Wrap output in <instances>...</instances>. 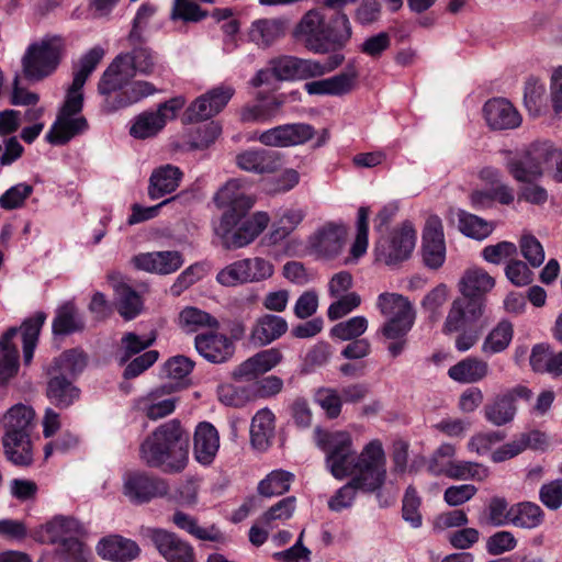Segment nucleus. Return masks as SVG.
Listing matches in <instances>:
<instances>
[{
	"label": "nucleus",
	"instance_id": "1",
	"mask_svg": "<svg viewBox=\"0 0 562 562\" xmlns=\"http://www.w3.org/2000/svg\"><path fill=\"white\" fill-rule=\"evenodd\" d=\"M314 440L325 452L326 469L335 479L362 475L367 467L375 471L378 479H386V457L379 439L369 441L360 453H357L348 431H325L317 427L314 429Z\"/></svg>",
	"mask_w": 562,
	"mask_h": 562
},
{
	"label": "nucleus",
	"instance_id": "2",
	"mask_svg": "<svg viewBox=\"0 0 562 562\" xmlns=\"http://www.w3.org/2000/svg\"><path fill=\"white\" fill-rule=\"evenodd\" d=\"M105 50L94 46L81 56L74 71L72 82L67 89L65 101L45 139L55 146L67 144L75 136L88 130V122L81 110L83 106V86L97 65L104 57Z\"/></svg>",
	"mask_w": 562,
	"mask_h": 562
},
{
	"label": "nucleus",
	"instance_id": "3",
	"mask_svg": "<svg viewBox=\"0 0 562 562\" xmlns=\"http://www.w3.org/2000/svg\"><path fill=\"white\" fill-rule=\"evenodd\" d=\"M188 435L178 420L167 422L153 431L139 448L140 459L150 468L178 473L188 463Z\"/></svg>",
	"mask_w": 562,
	"mask_h": 562
},
{
	"label": "nucleus",
	"instance_id": "4",
	"mask_svg": "<svg viewBox=\"0 0 562 562\" xmlns=\"http://www.w3.org/2000/svg\"><path fill=\"white\" fill-rule=\"evenodd\" d=\"M297 32L311 52L326 54L344 47L351 38L352 27L342 11L328 15L324 8H319L304 14Z\"/></svg>",
	"mask_w": 562,
	"mask_h": 562
},
{
	"label": "nucleus",
	"instance_id": "5",
	"mask_svg": "<svg viewBox=\"0 0 562 562\" xmlns=\"http://www.w3.org/2000/svg\"><path fill=\"white\" fill-rule=\"evenodd\" d=\"M161 69L159 56L150 47L140 45L131 48L130 52L119 54L109 65L99 81L98 91L102 95H110L132 78L156 76Z\"/></svg>",
	"mask_w": 562,
	"mask_h": 562
},
{
	"label": "nucleus",
	"instance_id": "6",
	"mask_svg": "<svg viewBox=\"0 0 562 562\" xmlns=\"http://www.w3.org/2000/svg\"><path fill=\"white\" fill-rule=\"evenodd\" d=\"M45 321L46 314L44 312H36L23 322L20 329L13 327L3 335L0 340V382H5L18 372L19 352L14 339L21 336L23 361L25 364H30Z\"/></svg>",
	"mask_w": 562,
	"mask_h": 562
},
{
	"label": "nucleus",
	"instance_id": "7",
	"mask_svg": "<svg viewBox=\"0 0 562 562\" xmlns=\"http://www.w3.org/2000/svg\"><path fill=\"white\" fill-rule=\"evenodd\" d=\"M34 416L33 408L24 404L12 406L4 415V452L7 458L16 465H27L32 462L30 429Z\"/></svg>",
	"mask_w": 562,
	"mask_h": 562
},
{
	"label": "nucleus",
	"instance_id": "8",
	"mask_svg": "<svg viewBox=\"0 0 562 562\" xmlns=\"http://www.w3.org/2000/svg\"><path fill=\"white\" fill-rule=\"evenodd\" d=\"M244 214L225 212L217 226L216 235L227 249L243 248L252 243L268 226L270 216L267 212H255L250 217L241 221Z\"/></svg>",
	"mask_w": 562,
	"mask_h": 562
},
{
	"label": "nucleus",
	"instance_id": "9",
	"mask_svg": "<svg viewBox=\"0 0 562 562\" xmlns=\"http://www.w3.org/2000/svg\"><path fill=\"white\" fill-rule=\"evenodd\" d=\"M376 307L386 318L381 327L385 338L406 337L414 326L416 313L412 303L397 293H381L376 300Z\"/></svg>",
	"mask_w": 562,
	"mask_h": 562
},
{
	"label": "nucleus",
	"instance_id": "10",
	"mask_svg": "<svg viewBox=\"0 0 562 562\" xmlns=\"http://www.w3.org/2000/svg\"><path fill=\"white\" fill-rule=\"evenodd\" d=\"M63 38L47 35L31 44L22 59L24 76L30 80H41L50 75L59 64Z\"/></svg>",
	"mask_w": 562,
	"mask_h": 562
},
{
	"label": "nucleus",
	"instance_id": "11",
	"mask_svg": "<svg viewBox=\"0 0 562 562\" xmlns=\"http://www.w3.org/2000/svg\"><path fill=\"white\" fill-rule=\"evenodd\" d=\"M558 147L550 140H537L529 145L524 155L508 162L510 175L521 182H529L548 171L553 161Z\"/></svg>",
	"mask_w": 562,
	"mask_h": 562
},
{
	"label": "nucleus",
	"instance_id": "12",
	"mask_svg": "<svg viewBox=\"0 0 562 562\" xmlns=\"http://www.w3.org/2000/svg\"><path fill=\"white\" fill-rule=\"evenodd\" d=\"M416 245V229L411 222H404L390 236L382 237L375 245L376 260L395 266L409 258Z\"/></svg>",
	"mask_w": 562,
	"mask_h": 562
},
{
	"label": "nucleus",
	"instance_id": "13",
	"mask_svg": "<svg viewBox=\"0 0 562 562\" xmlns=\"http://www.w3.org/2000/svg\"><path fill=\"white\" fill-rule=\"evenodd\" d=\"M186 100L177 97L160 104L156 111H147L138 114L132 121L130 134L137 139H146L156 136L166 125L168 120L176 116L183 108Z\"/></svg>",
	"mask_w": 562,
	"mask_h": 562
},
{
	"label": "nucleus",
	"instance_id": "14",
	"mask_svg": "<svg viewBox=\"0 0 562 562\" xmlns=\"http://www.w3.org/2000/svg\"><path fill=\"white\" fill-rule=\"evenodd\" d=\"M315 130L307 123H288L255 132L249 140L268 147L285 148L302 145L313 138Z\"/></svg>",
	"mask_w": 562,
	"mask_h": 562
},
{
	"label": "nucleus",
	"instance_id": "15",
	"mask_svg": "<svg viewBox=\"0 0 562 562\" xmlns=\"http://www.w3.org/2000/svg\"><path fill=\"white\" fill-rule=\"evenodd\" d=\"M142 535L150 540L167 562H194L193 548L176 533L160 528H144Z\"/></svg>",
	"mask_w": 562,
	"mask_h": 562
},
{
	"label": "nucleus",
	"instance_id": "16",
	"mask_svg": "<svg viewBox=\"0 0 562 562\" xmlns=\"http://www.w3.org/2000/svg\"><path fill=\"white\" fill-rule=\"evenodd\" d=\"M483 299L458 297L453 300L442 325V333L450 335L473 327L483 316Z\"/></svg>",
	"mask_w": 562,
	"mask_h": 562
},
{
	"label": "nucleus",
	"instance_id": "17",
	"mask_svg": "<svg viewBox=\"0 0 562 562\" xmlns=\"http://www.w3.org/2000/svg\"><path fill=\"white\" fill-rule=\"evenodd\" d=\"M385 480L378 479V474L371 467H367L364 474L352 477L336 491L328 501V507L333 512H341L349 508L355 502L357 491L372 493L380 490Z\"/></svg>",
	"mask_w": 562,
	"mask_h": 562
},
{
	"label": "nucleus",
	"instance_id": "18",
	"mask_svg": "<svg viewBox=\"0 0 562 562\" xmlns=\"http://www.w3.org/2000/svg\"><path fill=\"white\" fill-rule=\"evenodd\" d=\"M168 492V484L162 479L143 472H131L124 476L123 493L133 503H147L167 495Z\"/></svg>",
	"mask_w": 562,
	"mask_h": 562
},
{
	"label": "nucleus",
	"instance_id": "19",
	"mask_svg": "<svg viewBox=\"0 0 562 562\" xmlns=\"http://www.w3.org/2000/svg\"><path fill=\"white\" fill-rule=\"evenodd\" d=\"M532 392L524 386L517 385L494 398L484 407V416L494 426H503L510 423L516 415V398L530 400Z\"/></svg>",
	"mask_w": 562,
	"mask_h": 562
},
{
	"label": "nucleus",
	"instance_id": "20",
	"mask_svg": "<svg viewBox=\"0 0 562 562\" xmlns=\"http://www.w3.org/2000/svg\"><path fill=\"white\" fill-rule=\"evenodd\" d=\"M482 111L486 124L495 131L517 128L522 121L518 110L504 98L490 99L483 105Z\"/></svg>",
	"mask_w": 562,
	"mask_h": 562
},
{
	"label": "nucleus",
	"instance_id": "21",
	"mask_svg": "<svg viewBox=\"0 0 562 562\" xmlns=\"http://www.w3.org/2000/svg\"><path fill=\"white\" fill-rule=\"evenodd\" d=\"M131 261L136 269L155 274H171L184 262L182 255L175 250L142 252Z\"/></svg>",
	"mask_w": 562,
	"mask_h": 562
},
{
	"label": "nucleus",
	"instance_id": "22",
	"mask_svg": "<svg viewBox=\"0 0 562 562\" xmlns=\"http://www.w3.org/2000/svg\"><path fill=\"white\" fill-rule=\"evenodd\" d=\"M358 76L357 68L348 65L344 71L333 77L306 82L304 89L311 95L340 97L353 89Z\"/></svg>",
	"mask_w": 562,
	"mask_h": 562
},
{
	"label": "nucleus",
	"instance_id": "23",
	"mask_svg": "<svg viewBox=\"0 0 562 562\" xmlns=\"http://www.w3.org/2000/svg\"><path fill=\"white\" fill-rule=\"evenodd\" d=\"M236 165L244 171L257 175L274 173L282 165V156L266 149H247L236 155Z\"/></svg>",
	"mask_w": 562,
	"mask_h": 562
},
{
	"label": "nucleus",
	"instance_id": "24",
	"mask_svg": "<svg viewBox=\"0 0 562 562\" xmlns=\"http://www.w3.org/2000/svg\"><path fill=\"white\" fill-rule=\"evenodd\" d=\"M283 359L282 352L277 348H270L257 352L240 363L234 371L236 380L251 381L259 375L272 370Z\"/></svg>",
	"mask_w": 562,
	"mask_h": 562
},
{
	"label": "nucleus",
	"instance_id": "25",
	"mask_svg": "<svg viewBox=\"0 0 562 562\" xmlns=\"http://www.w3.org/2000/svg\"><path fill=\"white\" fill-rule=\"evenodd\" d=\"M244 184L240 179L227 181L214 196L216 205L226 207V212L234 214H245L249 211L255 204V199L246 192Z\"/></svg>",
	"mask_w": 562,
	"mask_h": 562
},
{
	"label": "nucleus",
	"instance_id": "26",
	"mask_svg": "<svg viewBox=\"0 0 562 562\" xmlns=\"http://www.w3.org/2000/svg\"><path fill=\"white\" fill-rule=\"evenodd\" d=\"M220 449L217 429L209 422L198 424L193 438V456L201 465L213 463Z\"/></svg>",
	"mask_w": 562,
	"mask_h": 562
},
{
	"label": "nucleus",
	"instance_id": "27",
	"mask_svg": "<svg viewBox=\"0 0 562 562\" xmlns=\"http://www.w3.org/2000/svg\"><path fill=\"white\" fill-rule=\"evenodd\" d=\"M347 227L344 224L329 223L322 227L312 238L311 246L324 258H334L344 246Z\"/></svg>",
	"mask_w": 562,
	"mask_h": 562
},
{
	"label": "nucleus",
	"instance_id": "28",
	"mask_svg": "<svg viewBox=\"0 0 562 562\" xmlns=\"http://www.w3.org/2000/svg\"><path fill=\"white\" fill-rule=\"evenodd\" d=\"M97 553L110 561L130 562L139 555L140 549L138 544L131 539L119 535L102 538L97 547Z\"/></svg>",
	"mask_w": 562,
	"mask_h": 562
},
{
	"label": "nucleus",
	"instance_id": "29",
	"mask_svg": "<svg viewBox=\"0 0 562 562\" xmlns=\"http://www.w3.org/2000/svg\"><path fill=\"white\" fill-rule=\"evenodd\" d=\"M196 351L207 361L222 363L234 353L233 342L222 334L198 335L194 339Z\"/></svg>",
	"mask_w": 562,
	"mask_h": 562
},
{
	"label": "nucleus",
	"instance_id": "30",
	"mask_svg": "<svg viewBox=\"0 0 562 562\" xmlns=\"http://www.w3.org/2000/svg\"><path fill=\"white\" fill-rule=\"evenodd\" d=\"M183 178L181 169L175 165L155 168L149 178L148 195L151 200L160 199L175 192Z\"/></svg>",
	"mask_w": 562,
	"mask_h": 562
},
{
	"label": "nucleus",
	"instance_id": "31",
	"mask_svg": "<svg viewBox=\"0 0 562 562\" xmlns=\"http://www.w3.org/2000/svg\"><path fill=\"white\" fill-rule=\"evenodd\" d=\"M288 322L278 315L265 314L258 317L250 333V340L257 346H267L283 336Z\"/></svg>",
	"mask_w": 562,
	"mask_h": 562
},
{
	"label": "nucleus",
	"instance_id": "32",
	"mask_svg": "<svg viewBox=\"0 0 562 562\" xmlns=\"http://www.w3.org/2000/svg\"><path fill=\"white\" fill-rule=\"evenodd\" d=\"M273 76L279 80H303L313 78L316 66L312 59H302L292 56L276 58L270 63Z\"/></svg>",
	"mask_w": 562,
	"mask_h": 562
},
{
	"label": "nucleus",
	"instance_id": "33",
	"mask_svg": "<svg viewBox=\"0 0 562 562\" xmlns=\"http://www.w3.org/2000/svg\"><path fill=\"white\" fill-rule=\"evenodd\" d=\"M47 540L59 547L80 538L85 533L82 525L72 517L56 516L44 526Z\"/></svg>",
	"mask_w": 562,
	"mask_h": 562
},
{
	"label": "nucleus",
	"instance_id": "34",
	"mask_svg": "<svg viewBox=\"0 0 562 562\" xmlns=\"http://www.w3.org/2000/svg\"><path fill=\"white\" fill-rule=\"evenodd\" d=\"M276 430V416L269 408L259 409L251 419L250 442L251 446L265 451L271 445Z\"/></svg>",
	"mask_w": 562,
	"mask_h": 562
},
{
	"label": "nucleus",
	"instance_id": "35",
	"mask_svg": "<svg viewBox=\"0 0 562 562\" xmlns=\"http://www.w3.org/2000/svg\"><path fill=\"white\" fill-rule=\"evenodd\" d=\"M495 286V279L483 268L468 269L460 280L459 288L463 297L483 299Z\"/></svg>",
	"mask_w": 562,
	"mask_h": 562
},
{
	"label": "nucleus",
	"instance_id": "36",
	"mask_svg": "<svg viewBox=\"0 0 562 562\" xmlns=\"http://www.w3.org/2000/svg\"><path fill=\"white\" fill-rule=\"evenodd\" d=\"M167 386L156 389L138 401L139 409L151 420L170 415L176 408V397L165 396Z\"/></svg>",
	"mask_w": 562,
	"mask_h": 562
},
{
	"label": "nucleus",
	"instance_id": "37",
	"mask_svg": "<svg viewBox=\"0 0 562 562\" xmlns=\"http://www.w3.org/2000/svg\"><path fill=\"white\" fill-rule=\"evenodd\" d=\"M430 471L436 475L445 474L456 480L484 481L490 474L485 465L471 461H450L443 469H437L431 464Z\"/></svg>",
	"mask_w": 562,
	"mask_h": 562
},
{
	"label": "nucleus",
	"instance_id": "38",
	"mask_svg": "<svg viewBox=\"0 0 562 562\" xmlns=\"http://www.w3.org/2000/svg\"><path fill=\"white\" fill-rule=\"evenodd\" d=\"M85 328V319L72 302L60 305L55 313L52 330L55 336L70 335Z\"/></svg>",
	"mask_w": 562,
	"mask_h": 562
},
{
	"label": "nucleus",
	"instance_id": "39",
	"mask_svg": "<svg viewBox=\"0 0 562 562\" xmlns=\"http://www.w3.org/2000/svg\"><path fill=\"white\" fill-rule=\"evenodd\" d=\"M488 363L475 357H468L448 370V375L460 383H475L487 376Z\"/></svg>",
	"mask_w": 562,
	"mask_h": 562
},
{
	"label": "nucleus",
	"instance_id": "40",
	"mask_svg": "<svg viewBox=\"0 0 562 562\" xmlns=\"http://www.w3.org/2000/svg\"><path fill=\"white\" fill-rule=\"evenodd\" d=\"M541 436L538 431L519 434L509 442L494 450L491 454V460L495 463L504 462L517 457L528 448H536Z\"/></svg>",
	"mask_w": 562,
	"mask_h": 562
},
{
	"label": "nucleus",
	"instance_id": "41",
	"mask_svg": "<svg viewBox=\"0 0 562 562\" xmlns=\"http://www.w3.org/2000/svg\"><path fill=\"white\" fill-rule=\"evenodd\" d=\"M47 396L59 408H67L80 396V390L74 385L70 379L54 375L47 385Z\"/></svg>",
	"mask_w": 562,
	"mask_h": 562
},
{
	"label": "nucleus",
	"instance_id": "42",
	"mask_svg": "<svg viewBox=\"0 0 562 562\" xmlns=\"http://www.w3.org/2000/svg\"><path fill=\"white\" fill-rule=\"evenodd\" d=\"M119 90L121 92L116 95L111 110L130 106L157 92L155 85L146 80L127 81Z\"/></svg>",
	"mask_w": 562,
	"mask_h": 562
},
{
	"label": "nucleus",
	"instance_id": "43",
	"mask_svg": "<svg viewBox=\"0 0 562 562\" xmlns=\"http://www.w3.org/2000/svg\"><path fill=\"white\" fill-rule=\"evenodd\" d=\"M524 103L531 116H539L548 108L546 85L535 76H530L525 81Z\"/></svg>",
	"mask_w": 562,
	"mask_h": 562
},
{
	"label": "nucleus",
	"instance_id": "44",
	"mask_svg": "<svg viewBox=\"0 0 562 562\" xmlns=\"http://www.w3.org/2000/svg\"><path fill=\"white\" fill-rule=\"evenodd\" d=\"M258 103L243 109L240 116L244 122L268 123L278 115L284 103V100L278 97L265 100L260 94L258 95Z\"/></svg>",
	"mask_w": 562,
	"mask_h": 562
},
{
	"label": "nucleus",
	"instance_id": "45",
	"mask_svg": "<svg viewBox=\"0 0 562 562\" xmlns=\"http://www.w3.org/2000/svg\"><path fill=\"white\" fill-rule=\"evenodd\" d=\"M456 216L460 232L467 237L476 240H483L487 238L495 228L493 222L485 221L484 218L471 214L464 210H458L456 212Z\"/></svg>",
	"mask_w": 562,
	"mask_h": 562
},
{
	"label": "nucleus",
	"instance_id": "46",
	"mask_svg": "<svg viewBox=\"0 0 562 562\" xmlns=\"http://www.w3.org/2000/svg\"><path fill=\"white\" fill-rule=\"evenodd\" d=\"M114 291L117 311L124 319L131 321L139 315L143 300L134 289L125 283H117Z\"/></svg>",
	"mask_w": 562,
	"mask_h": 562
},
{
	"label": "nucleus",
	"instance_id": "47",
	"mask_svg": "<svg viewBox=\"0 0 562 562\" xmlns=\"http://www.w3.org/2000/svg\"><path fill=\"white\" fill-rule=\"evenodd\" d=\"M305 213L301 209H283L276 214V222L272 225L270 239L278 243L286 238L301 224Z\"/></svg>",
	"mask_w": 562,
	"mask_h": 562
},
{
	"label": "nucleus",
	"instance_id": "48",
	"mask_svg": "<svg viewBox=\"0 0 562 562\" xmlns=\"http://www.w3.org/2000/svg\"><path fill=\"white\" fill-rule=\"evenodd\" d=\"M282 35L283 24L274 19L256 20L249 29V38L258 46L267 47Z\"/></svg>",
	"mask_w": 562,
	"mask_h": 562
},
{
	"label": "nucleus",
	"instance_id": "49",
	"mask_svg": "<svg viewBox=\"0 0 562 562\" xmlns=\"http://www.w3.org/2000/svg\"><path fill=\"white\" fill-rule=\"evenodd\" d=\"M514 336V328L510 322L501 321L485 337L482 344V352L491 356L507 349Z\"/></svg>",
	"mask_w": 562,
	"mask_h": 562
},
{
	"label": "nucleus",
	"instance_id": "50",
	"mask_svg": "<svg viewBox=\"0 0 562 562\" xmlns=\"http://www.w3.org/2000/svg\"><path fill=\"white\" fill-rule=\"evenodd\" d=\"M85 367V355L77 349H70L63 352L58 358L55 359L50 369V375H59L67 379L74 378L80 373Z\"/></svg>",
	"mask_w": 562,
	"mask_h": 562
},
{
	"label": "nucleus",
	"instance_id": "51",
	"mask_svg": "<svg viewBox=\"0 0 562 562\" xmlns=\"http://www.w3.org/2000/svg\"><path fill=\"white\" fill-rule=\"evenodd\" d=\"M294 474L285 470H273L258 484V493L265 497H273L285 494L292 482Z\"/></svg>",
	"mask_w": 562,
	"mask_h": 562
},
{
	"label": "nucleus",
	"instance_id": "52",
	"mask_svg": "<svg viewBox=\"0 0 562 562\" xmlns=\"http://www.w3.org/2000/svg\"><path fill=\"white\" fill-rule=\"evenodd\" d=\"M179 325L184 331L193 333L203 327L217 328L218 322L209 313L198 307L188 306L179 314Z\"/></svg>",
	"mask_w": 562,
	"mask_h": 562
},
{
	"label": "nucleus",
	"instance_id": "53",
	"mask_svg": "<svg viewBox=\"0 0 562 562\" xmlns=\"http://www.w3.org/2000/svg\"><path fill=\"white\" fill-rule=\"evenodd\" d=\"M512 524L516 527L532 529L543 520L542 509L533 503H519L512 506Z\"/></svg>",
	"mask_w": 562,
	"mask_h": 562
},
{
	"label": "nucleus",
	"instance_id": "54",
	"mask_svg": "<svg viewBox=\"0 0 562 562\" xmlns=\"http://www.w3.org/2000/svg\"><path fill=\"white\" fill-rule=\"evenodd\" d=\"M296 508V498L288 496L280 499L261 515V522L276 528L279 522L290 519Z\"/></svg>",
	"mask_w": 562,
	"mask_h": 562
},
{
	"label": "nucleus",
	"instance_id": "55",
	"mask_svg": "<svg viewBox=\"0 0 562 562\" xmlns=\"http://www.w3.org/2000/svg\"><path fill=\"white\" fill-rule=\"evenodd\" d=\"M368 326L369 322L367 317L360 315L353 316L347 321L336 324L330 329V335L331 337L342 341L359 339V337L367 331Z\"/></svg>",
	"mask_w": 562,
	"mask_h": 562
},
{
	"label": "nucleus",
	"instance_id": "56",
	"mask_svg": "<svg viewBox=\"0 0 562 562\" xmlns=\"http://www.w3.org/2000/svg\"><path fill=\"white\" fill-rule=\"evenodd\" d=\"M33 192L34 187L32 184L26 182L16 183L0 195V207L5 211L21 209Z\"/></svg>",
	"mask_w": 562,
	"mask_h": 562
},
{
	"label": "nucleus",
	"instance_id": "57",
	"mask_svg": "<svg viewBox=\"0 0 562 562\" xmlns=\"http://www.w3.org/2000/svg\"><path fill=\"white\" fill-rule=\"evenodd\" d=\"M155 340V333H149L143 336H139L135 333L124 334L121 338V348L123 352L121 363L126 362L132 356L137 355L150 347Z\"/></svg>",
	"mask_w": 562,
	"mask_h": 562
},
{
	"label": "nucleus",
	"instance_id": "58",
	"mask_svg": "<svg viewBox=\"0 0 562 562\" xmlns=\"http://www.w3.org/2000/svg\"><path fill=\"white\" fill-rule=\"evenodd\" d=\"M369 214L370 210L368 206L359 207L357 217V235L350 249L351 257L355 261L362 257L368 249Z\"/></svg>",
	"mask_w": 562,
	"mask_h": 562
},
{
	"label": "nucleus",
	"instance_id": "59",
	"mask_svg": "<svg viewBox=\"0 0 562 562\" xmlns=\"http://www.w3.org/2000/svg\"><path fill=\"white\" fill-rule=\"evenodd\" d=\"M301 180L300 172L294 168H285L278 176L266 181L268 191L273 194L286 193L293 190Z\"/></svg>",
	"mask_w": 562,
	"mask_h": 562
},
{
	"label": "nucleus",
	"instance_id": "60",
	"mask_svg": "<svg viewBox=\"0 0 562 562\" xmlns=\"http://www.w3.org/2000/svg\"><path fill=\"white\" fill-rule=\"evenodd\" d=\"M314 398L329 418H336L341 413L342 401L336 389L321 387L315 392Z\"/></svg>",
	"mask_w": 562,
	"mask_h": 562
},
{
	"label": "nucleus",
	"instance_id": "61",
	"mask_svg": "<svg viewBox=\"0 0 562 562\" xmlns=\"http://www.w3.org/2000/svg\"><path fill=\"white\" fill-rule=\"evenodd\" d=\"M172 521L177 527L188 531L190 535L194 536L201 540H215L217 531L212 529H206L200 527L196 524V520L182 512H177L173 515Z\"/></svg>",
	"mask_w": 562,
	"mask_h": 562
},
{
	"label": "nucleus",
	"instance_id": "62",
	"mask_svg": "<svg viewBox=\"0 0 562 562\" xmlns=\"http://www.w3.org/2000/svg\"><path fill=\"white\" fill-rule=\"evenodd\" d=\"M245 260H237L223 268L216 276V281L224 286H236L248 283Z\"/></svg>",
	"mask_w": 562,
	"mask_h": 562
},
{
	"label": "nucleus",
	"instance_id": "63",
	"mask_svg": "<svg viewBox=\"0 0 562 562\" xmlns=\"http://www.w3.org/2000/svg\"><path fill=\"white\" fill-rule=\"evenodd\" d=\"M58 550L65 562H95L91 550L80 541V538L66 542L58 547Z\"/></svg>",
	"mask_w": 562,
	"mask_h": 562
},
{
	"label": "nucleus",
	"instance_id": "64",
	"mask_svg": "<svg viewBox=\"0 0 562 562\" xmlns=\"http://www.w3.org/2000/svg\"><path fill=\"white\" fill-rule=\"evenodd\" d=\"M554 352L546 344H537L532 347L529 362L535 372L550 373L553 367Z\"/></svg>",
	"mask_w": 562,
	"mask_h": 562
}]
</instances>
